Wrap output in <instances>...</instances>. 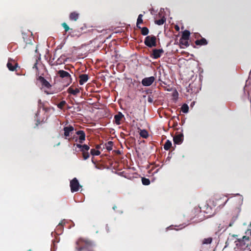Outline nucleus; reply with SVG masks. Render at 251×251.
Here are the masks:
<instances>
[{"mask_svg":"<svg viewBox=\"0 0 251 251\" xmlns=\"http://www.w3.org/2000/svg\"><path fill=\"white\" fill-rule=\"evenodd\" d=\"M214 199L215 201H213V203L219 202L221 203V204H226L228 201L230 203L240 204L242 203L243 201L242 196L239 194H237L236 196L231 197L230 198H227L226 196L221 197L216 195L214 196Z\"/></svg>","mask_w":251,"mask_h":251,"instance_id":"f257e3e1","label":"nucleus"},{"mask_svg":"<svg viewBox=\"0 0 251 251\" xmlns=\"http://www.w3.org/2000/svg\"><path fill=\"white\" fill-rule=\"evenodd\" d=\"M215 207V205H198L197 209L206 214V217H210L215 215L216 213Z\"/></svg>","mask_w":251,"mask_h":251,"instance_id":"f03ea898","label":"nucleus"},{"mask_svg":"<svg viewBox=\"0 0 251 251\" xmlns=\"http://www.w3.org/2000/svg\"><path fill=\"white\" fill-rule=\"evenodd\" d=\"M77 148H79L80 151L82 152V156L84 160H86L90 157V154L88 152L90 149V147L87 145H81L80 144H77L76 145Z\"/></svg>","mask_w":251,"mask_h":251,"instance_id":"7ed1b4c3","label":"nucleus"},{"mask_svg":"<svg viewBox=\"0 0 251 251\" xmlns=\"http://www.w3.org/2000/svg\"><path fill=\"white\" fill-rule=\"evenodd\" d=\"M57 75L61 78H64L67 84L69 85L72 83V78L69 73L65 71L60 70L57 71Z\"/></svg>","mask_w":251,"mask_h":251,"instance_id":"20e7f679","label":"nucleus"},{"mask_svg":"<svg viewBox=\"0 0 251 251\" xmlns=\"http://www.w3.org/2000/svg\"><path fill=\"white\" fill-rule=\"evenodd\" d=\"M144 44L149 48L156 47L157 45L156 37L154 35L147 36L145 39Z\"/></svg>","mask_w":251,"mask_h":251,"instance_id":"39448f33","label":"nucleus"},{"mask_svg":"<svg viewBox=\"0 0 251 251\" xmlns=\"http://www.w3.org/2000/svg\"><path fill=\"white\" fill-rule=\"evenodd\" d=\"M80 187L79 183L76 178H73L70 181V187L72 192H77L78 191Z\"/></svg>","mask_w":251,"mask_h":251,"instance_id":"423d86ee","label":"nucleus"},{"mask_svg":"<svg viewBox=\"0 0 251 251\" xmlns=\"http://www.w3.org/2000/svg\"><path fill=\"white\" fill-rule=\"evenodd\" d=\"M164 52L162 49H153L152 53L151 54V57L153 59H157L161 56L162 53Z\"/></svg>","mask_w":251,"mask_h":251,"instance_id":"0eeeda50","label":"nucleus"},{"mask_svg":"<svg viewBox=\"0 0 251 251\" xmlns=\"http://www.w3.org/2000/svg\"><path fill=\"white\" fill-rule=\"evenodd\" d=\"M7 67L10 71H14L18 67V64L12 59H9L7 63Z\"/></svg>","mask_w":251,"mask_h":251,"instance_id":"6e6552de","label":"nucleus"},{"mask_svg":"<svg viewBox=\"0 0 251 251\" xmlns=\"http://www.w3.org/2000/svg\"><path fill=\"white\" fill-rule=\"evenodd\" d=\"M155 80V77L154 76H150L148 77H145L142 80V84L145 86H151Z\"/></svg>","mask_w":251,"mask_h":251,"instance_id":"1a4fd4ad","label":"nucleus"},{"mask_svg":"<svg viewBox=\"0 0 251 251\" xmlns=\"http://www.w3.org/2000/svg\"><path fill=\"white\" fill-rule=\"evenodd\" d=\"M63 130L64 131L65 138L67 139L71 136L72 132L74 130V128L72 126L69 125L67 126H65Z\"/></svg>","mask_w":251,"mask_h":251,"instance_id":"9d476101","label":"nucleus"},{"mask_svg":"<svg viewBox=\"0 0 251 251\" xmlns=\"http://www.w3.org/2000/svg\"><path fill=\"white\" fill-rule=\"evenodd\" d=\"M183 140V135L182 133L176 135L173 138L174 143L178 145L181 144Z\"/></svg>","mask_w":251,"mask_h":251,"instance_id":"9b49d317","label":"nucleus"},{"mask_svg":"<svg viewBox=\"0 0 251 251\" xmlns=\"http://www.w3.org/2000/svg\"><path fill=\"white\" fill-rule=\"evenodd\" d=\"M76 134L79 136L78 142L80 144H82L85 140V133L83 130H78L76 132Z\"/></svg>","mask_w":251,"mask_h":251,"instance_id":"f8f14e48","label":"nucleus"},{"mask_svg":"<svg viewBox=\"0 0 251 251\" xmlns=\"http://www.w3.org/2000/svg\"><path fill=\"white\" fill-rule=\"evenodd\" d=\"M42 85L47 88H50L51 87V85L50 83L43 76H40L38 79Z\"/></svg>","mask_w":251,"mask_h":251,"instance_id":"ddd939ff","label":"nucleus"},{"mask_svg":"<svg viewBox=\"0 0 251 251\" xmlns=\"http://www.w3.org/2000/svg\"><path fill=\"white\" fill-rule=\"evenodd\" d=\"M79 83L80 85H82L87 81L89 78V76L87 74H82L79 75Z\"/></svg>","mask_w":251,"mask_h":251,"instance_id":"4468645a","label":"nucleus"},{"mask_svg":"<svg viewBox=\"0 0 251 251\" xmlns=\"http://www.w3.org/2000/svg\"><path fill=\"white\" fill-rule=\"evenodd\" d=\"M124 117V115L121 112H118L117 114L114 116L115 123L118 125H120L121 124L120 121Z\"/></svg>","mask_w":251,"mask_h":251,"instance_id":"2eb2a0df","label":"nucleus"},{"mask_svg":"<svg viewBox=\"0 0 251 251\" xmlns=\"http://www.w3.org/2000/svg\"><path fill=\"white\" fill-rule=\"evenodd\" d=\"M67 92L68 93L71 94L74 96H76L78 93H79L80 91L78 88H75V89H74L71 86L68 88Z\"/></svg>","mask_w":251,"mask_h":251,"instance_id":"dca6fc26","label":"nucleus"},{"mask_svg":"<svg viewBox=\"0 0 251 251\" xmlns=\"http://www.w3.org/2000/svg\"><path fill=\"white\" fill-rule=\"evenodd\" d=\"M79 17V14L76 12H73L70 13L69 18L70 20L76 21Z\"/></svg>","mask_w":251,"mask_h":251,"instance_id":"f3484780","label":"nucleus"},{"mask_svg":"<svg viewBox=\"0 0 251 251\" xmlns=\"http://www.w3.org/2000/svg\"><path fill=\"white\" fill-rule=\"evenodd\" d=\"M195 44L199 46L206 45L207 44V42L205 38H202L200 40H197L195 41Z\"/></svg>","mask_w":251,"mask_h":251,"instance_id":"a211bd4d","label":"nucleus"},{"mask_svg":"<svg viewBox=\"0 0 251 251\" xmlns=\"http://www.w3.org/2000/svg\"><path fill=\"white\" fill-rule=\"evenodd\" d=\"M238 241L241 244V245H244L245 244V241H249L250 238L247 236H244L242 238L238 239Z\"/></svg>","mask_w":251,"mask_h":251,"instance_id":"6ab92c4d","label":"nucleus"},{"mask_svg":"<svg viewBox=\"0 0 251 251\" xmlns=\"http://www.w3.org/2000/svg\"><path fill=\"white\" fill-rule=\"evenodd\" d=\"M143 16V15L141 14H139L138 17V18L137 20V23H136V26L138 28H141V27L139 25L143 23V19H142Z\"/></svg>","mask_w":251,"mask_h":251,"instance_id":"aec40b11","label":"nucleus"},{"mask_svg":"<svg viewBox=\"0 0 251 251\" xmlns=\"http://www.w3.org/2000/svg\"><path fill=\"white\" fill-rule=\"evenodd\" d=\"M190 35V33L189 31L186 30L183 32L182 36L180 38L188 40Z\"/></svg>","mask_w":251,"mask_h":251,"instance_id":"412c9836","label":"nucleus"},{"mask_svg":"<svg viewBox=\"0 0 251 251\" xmlns=\"http://www.w3.org/2000/svg\"><path fill=\"white\" fill-rule=\"evenodd\" d=\"M172 146V143L170 141L167 140L164 145V149L165 150H169Z\"/></svg>","mask_w":251,"mask_h":251,"instance_id":"4be33fe9","label":"nucleus"},{"mask_svg":"<svg viewBox=\"0 0 251 251\" xmlns=\"http://www.w3.org/2000/svg\"><path fill=\"white\" fill-rule=\"evenodd\" d=\"M179 43L181 45H183L185 47H188L189 45L187 39L180 38L179 40Z\"/></svg>","mask_w":251,"mask_h":251,"instance_id":"5701e85b","label":"nucleus"},{"mask_svg":"<svg viewBox=\"0 0 251 251\" xmlns=\"http://www.w3.org/2000/svg\"><path fill=\"white\" fill-rule=\"evenodd\" d=\"M140 135L143 138H147L148 137L149 134L147 131L146 130L144 129L141 130Z\"/></svg>","mask_w":251,"mask_h":251,"instance_id":"b1692460","label":"nucleus"},{"mask_svg":"<svg viewBox=\"0 0 251 251\" xmlns=\"http://www.w3.org/2000/svg\"><path fill=\"white\" fill-rule=\"evenodd\" d=\"M141 29V34L143 35H147L149 32V29L147 27H143L140 28Z\"/></svg>","mask_w":251,"mask_h":251,"instance_id":"393cba45","label":"nucleus"},{"mask_svg":"<svg viewBox=\"0 0 251 251\" xmlns=\"http://www.w3.org/2000/svg\"><path fill=\"white\" fill-rule=\"evenodd\" d=\"M106 149L108 151H111L112 150L113 142L112 141H108L105 144Z\"/></svg>","mask_w":251,"mask_h":251,"instance_id":"a878e982","label":"nucleus"},{"mask_svg":"<svg viewBox=\"0 0 251 251\" xmlns=\"http://www.w3.org/2000/svg\"><path fill=\"white\" fill-rule=\"evenodd\" d=\"M165 22H166V19L164 17H163V18H162L161 19H159V20H156L155 21V23L156 24H157L158 25H162Z\"/></svg>","mask_w":251,"mask_h":251,"instance_id":"bb28decb","label":"nucleus"},{"mask_svg":"<svg viewBox=\"0 0 251 251\" xmlns=\"http://www.w3.org/2000/svg\"><path fill=\"white\" fill-rule=\"evenodd\" d=\"M90 152L92 155H99L100 154V152L99 151L94 149H92Z\"/></svg>","mask_w":251,"mask_h":251,"instance_id":"cd10ccee","label":"nucleus"},{"mask_svg":"<svg viewBox=\"0 0 251 251\" xmlns=\"http://www.w3.org/2000/svg\"><path fill=\"white\" fill-rule=\"evenodd\" d=\"M142 182L143 184L145 185H148L150 184V179L145 177H142Z\"/></svg>","mask_w":251,"mask_h":251,"instance_id":"c85d7f7f","label":"nucleus"},{"mask_svg":"<svg viewBox=\"0 0 251 251\" xmlns=\"http://www.w3.org/2000/svg\"><path fill=\"white\" fill-rule=\"evenodd\" d=\"M189 110L188 106L186 104H184L181 107V111L183 113H187Z\"/></svg>","mask_w":251,"mask_h":251,"instance_id":"c756f323","label":"nucleus"},{"mask_svg":"<svg viewBox=\"0 0 251 251\" xmlns=\"http://www.w3.org/2000/svg\"><path fill=\"white\" fill-rule=\"evenodd\" d=\"M212 239L211 237H209L207 238H205L202 241V244H210L212 242Z\"/></svg>","mask_w":251,"mask_h":251,"instance_id":"7c9ffc66","label":"nucleus"},{"mask_svg":"<svg viewBox=\"0 0 251 251\" xmlns=\"http://www.w3.org/2000/svg\"><path fill=\"white\" fill-rule=\"evenodd\" d=\"M66 104V101L65 100H62L57 104V107L59 108L62 109Z\"/></svg>","mask_w":251,"mask_h":251,"instance_id":"2f4dec72","label":"nucleus"},{"mask_svg":"<svg viewBox=\"0 0 251 251\" xmlns=\"http://www.w3.org/2000/svg\"><path fill=\"white\" fill-rule=\"evenodd\" d=\"M62 26L64 27L65 32H67L70 29V27L66 23H62Z\"/></svg>","mask_w":251,"mask_h":251,"instance_id":"473e14b6","label":"nucleus"},{"mask_svg":"<svg viewBox=\"0 0 251 251\" xmlns=\"http://www.w3.org/2000/svg\"><path fill=\"white\" fill-rule=\"evenodd\" d=\"M237 218V216H236V217H233L232 218V219L231 220V221H230V223H229V226H230H230H233V225H234V222H235V221H236V220Z\"/></svg>","mask_w":251,"mask_h":251,"instance_id":"72a5a7b5","label":"nucleus"},{"mask_svg":"<svg viewBox=\"0 0 251 251\" xmlns=\"http://www.w3.org/2000/svg\"><path fill=\"white\" fill-rule=\"evenodd\" d=\"M148 102H150V103H152L153 102V99L151 97V96H148Z\"/></svg>","mask_w":251,"mask_h":251,"instance_id":"f704fd0d","label":"nucleus"},{"mask_svg":"<svg viewBox=\"0 0 251 251\" xmlns=\"http://www.w3.org/2000/svg\"><path fill=\"white\" fill-rule=\"evenodd\" d=\"M65 223L63 222V221H61L60 223H59L58 226H63Z\"/></svg>","mask_w":251,"mask_h":251,"instance_id":"c9c22d12","label":"nucleus"},{"mask_svg":"<svg viewBox=\"0 0 251 251\" xmlns=\"http://www.w3.org/2000/svg\"><path fill=\"white\" fill-rule=\"evenodd\" d=\"M64 69H65V70H70V69H69V67H68V66H65V67H64Z\"/></svg>","mask_w":251,"mask_h":251,"instance_id":"e433bc0d","label":"nucleus"},{"mask_svg":"<svg viewBox=\"0 0 251 251\" xmlns=\"http://www.w3.org/2000/svg\"><path fill=\"white\" fill-rule=\"evenodd\" d=\"M33 68H37V64L35 63L33 67Z\"/></svg>","mask_w":251,"mask_h":251,"instance_id":"4c0bfd02","label":"nucleus"},{"mask_svg":"<svg viewBox=\"0 0 251 251\" xmlns=\"http://www.w3.org/2000/svg\"><path fill=\"white\" fill-rule=\"evenodd\" d=\"M100 148V145H97L96 146V149H98Z\"/></svg>","mask_w":251,"mask_h":251,"instance_id":"58836bf2","label":"nucleus"},{"mask_svg":"<svg viewBox=\"0 0 251 251\" xmlns=\"http://www.w3.org/2000/svg\"><path fill=\"white\" fill-rule=\"evenodd\" d=\"M40 123V122L39 120L37 121V123L36 124V126H38V125Z\"/></svg>","mask_w":251,"mask_h":251,"instance_id":"ea45409f","label":"nucleus"},{"mask_svg":"<svg viewBox=\"0 0 251 251\" xmlns=\"http://www.w3.org/2000/svg\"><path fill=\"white\" fill-rule=\"evenodd\" d=\"M116 208V206L115 205H114L113 207V209L114 210H115V208Z\"/></svg>","mask_w":251,"mask_h":251,"instance_id":"a19ab883","label":"nucleus"},{"mask_svg":"<svg viewBox=\"0 0 251 251\" xmlns=\"http://www.w3.org/2000/svg\"><path fill=\"white\" fill-rule=\"evenodd\" d=\"M38 103H41V100H38Z\"/></svg>","mask_w":251,"mask_h":251,"instance_id":"79ce46f5","label":"nucleus"},{"mask_svg":"<svg viewBox=\"0 0 251 251\" xmlns=\"http://www.w3.org/2000/svg\"><path fill=\"white\" fill-rule=\"evenodd\" d=\"M232 236L233 237H236V236H237V235H233Z\"/></svg>","mask_w":251,"mask_h":251,"instance_id":"37998d69","label":"nucleus"},{"mask_svg":"<svg viewBox=\"0 0 251 251\" xmlns=\"http://www.w3.org/2000/svg\"><path fill=\"white\" fill-rule=\"evenodd\" d=\"M238 212H239L240 211V209L238 208Z\"/></svg>","mask_w":251,"mask_h":251,"instance_id":"c03bdc74","label":"nucleus"},{"mask_svg":"<svg viewBox=\"0 0 251 251\" xmlns=\"http://www.w3.org/2000/svg\"><path fill=\"white\" fill-rule=\"evenodd\" d=\"M176 29H178L179 27L178 26H176Z\"/></svg>","mask_w":251,"mask_h":251,"instance_id":"a18cd8bd","label":"nucleus"},{"mask_svg":"<svg viewBox=\"0 0 251 251\" xmlns=\"http://www.w3.org/2000/svg\"><path fill=\"white\" fill-rule=\"evenodd\" d=\"M27 251H32L31 249H29Z\"/></svg>","mask_w":251,"mask_h":251,"instance_id":"49530a36","label":"nucleus"},{"mask_svg":"<svg viewBox=\"0 0 251 251\" xmlns=\"http://www.w3.org/2000/svg\"><path fill=\"white\" fill-rule=\"evenodd\" d=\"M59 145H60V143H58L57 145L58 146Z\"/></svg>","mask_w":251,"mask_h":251,"instance_id":"de8ad7c7","label":"nucleus"}]
</instances>
